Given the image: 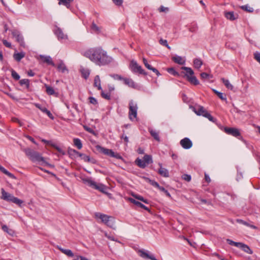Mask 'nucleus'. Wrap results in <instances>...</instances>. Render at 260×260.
I'll return each instance as SVG.
<instances>
[{"mask_svg":"<svg viewBox=\"0 0 260 260\" xmlns=\"http://www.w3.org/2000/svg\"><path fill=\"white\" fill-rule=\"evenodd\" d=\"M91 29L95 31V32H99L100 31V28L99 27L95 24L94 22L92 23L91 25Z\"/></svg>","mask_w":260,"mask_h":260,"instance_id":"54","label":"nucleus"},{"mask_svg":"<svg viewBox=\"0 0 260 260\" xmlns=\"http://www.w3.org/2000/svg\"><path fill=\"white\" fill-rule=\"evenodd\" d=\"M136 206H137L138 207H139L142 209H144V210H145L147 211L150 212V209L148 207H146V206H145L144 205H143V204H142L141 203H140L139 201L137 203Z\"/></svg>","mask_w":260,"mask_h":260,"instance_id":"49","label":"nucleus"},{"mask_svg":"<svg viewBox=\"0 0 260 260\" xmlns=\"http://www.w3.org/2000/svg\"><path fill=\"white\" fill-rule=\"evenodd\" d=\"M40 59L44 63H46L49 65H51L53 67H55V64L52 61L51 57L50 56H45L40 55L39 56Z\"/></svg>","mask_w":260,"mask_h":260,"instance_id":"14","label":"nucleus"},{"mask_svg":"<svg viewBox=\"0 0 260 260\" xmlns=\"http://www.w3.org/2000/svg\"><path fill=\"white\" fill-rule=\"evenodd\" d=\"M57 248L59 249L62 253L67 255L69 257H73L74 256L73 252L70 249H66L61 248L60 246H57Z\"/></svg>","mask_w":260,"mask_h":260,"instance_id":"19","label":"nucleus"},{"mask_svg":"<svg viewBox=\"0 0 260 260\" xmlns=\"http://www.w3.org/2000/svg\"><path fill=\"white\" fill-rule=\"evenodd\" d=\"M143 62L145 66L148 69L151 70L152 67L148 63L147 60L145 58H143Z\"/></svg>","mask_w":260,"mask_h":260,"instance_id":"52","label":"nucleus"},{"mask_svg":"<svg viewBox=\"0 0 260 260\" xmlns=\"http://www.w3.org/2000/svg\"><path fill=\"white\" fill-rule=\"evenodd\" d=\"M159 190H160L161 191L164 192L166 194V195L169 198H171L170 193L164 187L160 186Z\"/></svg>","mask_w":260,"mask_h":260,"instance_id":"51","label":"nucleus"},{"mask_svg":"<svg viewBox=\"0 0 260 260\" xmlns=\"http://www.w3.org/2000/svg\"><path fill=\"white\" fill-rule=\"evenodd\" d=\"M167 71L169 73H171L174 76L179 75V74L173 68L168 69Z\"/></svg>","mask_w":260,"mask_h":260,"instance_id":"53","label":"nucleus"},{"mask_svg":"<svg viewBox=\"0 0 260 260\" xmlns=\"http://www.w3.org/2000/svg\"><path fill=\"white\" fill-rule=\"evenodd\" d=\"M226 242L229 245L239 247L247 253L252 254L253 253L252 250L250 247L247 245L243 243L235 242L229 239H226Z\"/></svg>","mask_w":260,"mask_h":260,"instance_id":"7","label":"nucleus"},{"mask_svg":"<svg viewBox=\"0 0 260 260\" xmlns=\"http://www.w3.org/2000/svg\"><path fill=\"white\" fill-rule=\"evenodd\" d=\"M3 44L7 47L8 48H11L12 47V45H11V43L8 42L7 40H3Z\"/></svg>","mask_w":260,"mask_h":260,"instance_id":"61","label":"nucleus"},{"mask_svg":"<svg viewBox=\"0 0 260 260\" xmlns=\"http://www.w3.org/2000/svg\"><path fill=\"white\" fill-rule=\"evenodd\" d=\"M180 144L181 146L185 149H189L192 146L191 141L188 138H185L182 139L180 142Z\"/></svg>","mask_w":260,"mask_h":260,"instance_id":"12","label":"nucleus"},{"mask_svg":"<svg viewBox=\"0 0 260 260\" xmlns=\"http://www.w3.org/2000/svg\"><path fill=\"white\" fill-rule=\"evenodd\" d=\"M0 171L3 172L4 174H5V175H7L8 176H9V177H10L11 178H12V179H15V176L10 173L9 172H8L6 169H5L3 167H2V168H1V170Z\"/></svg>","mask_w":260,"mask_h":260,"instance_id":"32","label":"nucleus"},{"mask_svg":"<svg viewBox=\"0 0 260 260\" xmlns=\"http://www.w3.org/2000/svg\"><path fill=\"white\" fill-rule=\"evenodd\" d=\"M11 75L16 80H18L20 79V76L13 69L11 70Z\"/></svg>","mask_w":260,"mask_h":260,"instance_id":"45","label":"nucleus"},{"mask_svg":"<svg viewBox=\"0 0 260 260\" xmlns=\"http://www.w3.org/2000/svg\"><path fill=\"white\" fill-rule=\"evenodd\" d=\"M13 37L16 39V41L20 44L21 46L24 47L25 42L23 37L20 32L17 30H13L12 31Z\"/></svg>","mask_w":260,"mask_h":260,"instance_id":"11","label":"nucleus"},{"mask_svg":"<svg viewBox=\"0 0 260 260\" xmlns=\"http://www.w3.org/2000/svg\"><path fill=\"white\" fill-rule=\"evenodd\" d=\"M126 200L128 201L129 202H130L131 203H133L134 204H135V205H136L137 203H138V201L135 200V199L132 198H125Z\"/></svg>","mask_w":260,"mask_h":260,"instance_id":"63","label":"nucleus"},{"mask_svg":"<svg viewBox=\"0 0 260 260\" xmlns=\"http://www.w3.org/2000/svg\"><path fill=\"white\" fill-rule=\"evenodd\" d=\"M111 76L115 80H122L123 81V79L124 78L122 77L121 76L118 75V74H113L111 75Z\"/></svg>","mask_w":260,"mask_h":260,"instance_id":"50","label":"nucleus"},{"mask_svg":"<svg viewBox=\"0 0 260 260\" xmlns=\"http://www.w3.org/2000/svg\"><path fill=\"white\" fill-rule=\"evenodd\" d=\"M187 80L190 83L193 85H197L199 84V81L193 75L191 76H187Z\"/></svg>","mask_w":260,"mask_h":260,"instance_id":"25","label":"nucleus"},{"mask_svg":"<svg viewBox=\"0 0 260 260\" xmlns=\"http://www.w3.org/2000/svg\"><path fill=\"white\" fill-rule=\"evenodd\" d=\"M130 68L134 73H138L140 74L146 75V72L139 66L136 61L132 60L130 64Z\"/></svg>","mask_w":260,"mask_h":260,"instance_id":"10","label":"nucleus"},{"mask_svg":"<svg viewBox=\"0 0 260 260\" xmlns=\"http://www.w3.org/2000/svg\"><path fill=\"white\" fill-rule=\"evenodd\" d=\"M111 157H115L119 159H123L122 157L119 153H115L114 151L113 155H112Z\"/></svg>","mask_w":260,"mask_h":260,"instance_id":"62","label":"nucleus"},{"mask_svg":"<svg viewBox=\"0 0 260 260\" xmlns=\"http://www.w3.org/2000/svg\"><path fill=\"white\" fill-rule=\"evenodd\" d=\"M236 221L237 222H238V223H239L240 224H242L245 225L247 226H249V224L247 222H246L245 221H244V220H243L242 219H236Z\"/></svg>","mask_w":260,"mask_h":260,"instance_id":"56","label":"nucleus"},{"mask_svg":"<svg viewBox=\"0 0 260 260\" xmlns=\"http://www.w3.org/2000/svg\"><path fill=\"white\" fill-rule=\"evenodd\" d=\"M84 55L99 66L108 64L113 60L112 57L101 47L90 48L84 52Z\"/></svg>","mask_w":260,"mask_h":260,"instance_id":"1","label":"nucleus"},{"mask_svg":"<svg viewBox=\"0 0 260 260\" xmlns=\"http://www.w3.org/2000/svg\"><path fill=\"white\" fill-rule=\"evenodd\" d=\"M57 68L59 72H60L62 73L69 72L68 69H67L66 66L62 60H61L59 64L57 66Z\"/></svg>","mask_w":260,"mask_h":260,"instance_id":"17","label":"nucleus"},{"mask_svg":"<svg viewBox=\"0 0 260 260\" xmlns=\"http://www.w3.org/2000/svg\"><path fill=\"white\" fill-rule=\"evenodd\" d=\"M35 106L37 108H38V109H39L41 111H42L43 113H45L46 112V111L47 110L46 108L44 107H42L41 106L40 104H35Z\"/></svg>","mask_w":260,"mask_h":260,"instance_id":"55","label":"nucleus"},{"mask_svg":"<svg viewBox=\"0 0 260 260\" xmlns=\"http://www.w3.org/2000/svg\"><path fill=\"white\" fill-rule=\"evenodd\" d=\"M2 196L1 199H3L7 202H11L19 207L22 206L23 201L16 197H15L12 194L6 192L4 188L1 189Z\"/></svg>","mask_w":260,"mask_h":260,"instance_id":"4","label":"nucleus"},{"mask_svg":"<svg viewBox=\"0 0 260 260\" xmlns=\"http://www.w3.org/2000/svg\"><path fill=\"white\" fill-rule=\"evenodd\" d=\"M89 102L93 104V105H96L98 104V101L97 100L92 96H90L89 98Z\"/></svg>","mask_w":260,"mask_h":260,"instance_id":"58","label":"nucleus"},{"mask_svg":"<svg viewBox=\"0 0 260 260\" xmlns=\"http://www.w3.org/2000/svg\"><path fill=\"white\" fill-rule=\"evenodd\" d=\"M105 236L108 239H109L110 240L114 241H117V240H115L114 237L113 236H111L109 235L107 233H105Z\"/></svg>","mask_w":260,"mask_h":260,"instance_id":"60","label":"nucleus"},{"mask_svg":"<svg viewBox=\"0 0 260 260\" xmlns=\"http://www.w3.org/2000/svg\"><path fill=\"white\" fill-rule=\"evenodd\" d=\"M144 178L145 180L149 182L151 185L157 188L158 189H159L160 186L157 182L155 181L154 180H151L150 179L147 177H145Z\"/></svg>","mask_w":260,"mask_h":260,"instance_id":"28","label":"nucleus"},{"mask_svg":"<svg viewBox=\"0 0 260 260\" xmlns=\"http://www.w3.org/2000/svg\"><path fill=\"white\" fill-rule=\"evenodd\" d=\"M172 59L179 64L183 65L185 64V60L180 56H175L172 58Z\"/></svg>","mask_w":260,"mask_h":260,"instance_id":"21","label":"nucleus"},{"mask_svg":"<svg viewBox=\"0 0 260 260\" xmlns=\"http://www.w3.org/2000/svg\"><path fill=\"white\" fill-rule=\"evenodd\" d=\"M160 168L158 171V173L164 177H168L169 176V173L167 169L162 167L161 164H159Z\"/></svg>","mask_w":260,"mask_h":260,"instance_id":"18","label":"nucleus"},{"mask_svg":"<svg viewBox=\"0 0 260 260\" xmlns=\"http://www.w3.org/2000/svg\"><path fill=\"white\" fill-rule=\"evenodd\" d=\"M55 34L59 40H65L68 39L67 35L64 34L62 30L59 28H57L55 30Z\"/></svg>","mask_w":260,"mask_h":260,"instance_id":"16","label":"nucleus"},{"mask_svg":"<svg viewBox=\"0 0 260 260\" xmlns=\"http://www.w3.org/2000/svg\"><path fill=\"white\" fill-rule=\"evenodd\" d=\"M213 91L218 96V98H220L221 100H222L223 101L226 100V95L223 94V93L218 91L217 90H216L215 89H213Z\"/></svg>","mask_w":260,"mask_h":260,"instance_id":"38","label":"nucleus"},{"mask_svg":"<svg viewBox=\"0 0 260 260\" xmlns=\"http://www.w3.org/2000/svg\"><path fill=\"white\" fill-rule=\"evenodd\" d=\"M181 69L186 71L185 76L187 78V76H192L194 74L193 70L189 67H183Z\"/></svg>","mask_w":260,"mask_h":260,"instance_id":"27","label":"nucleus"},{"mask_svg":"<svg viewBox=\"0 0 260 260\" xmlns=\"http://www.w3.org/2000/svg\"><path fill=\"white\" fill-rule=\"evenodd\" d=\"M26 155L32 162H42L46 164L44 158L42 157L40 153L29 148H27L23 150Z\"/></svg>","mask_w":260,"mask_h":260,"instance_id":"2","label":"nucleus"},{"mask_svg":"<svg viewBox=\"0 0 260 260\" xmlns=\"http://www.w3.org/2000/svg\"><path fill=\"white\" fill-rule=\"evenodd\" d=\"M74 1V0H59L58 2L59 5H63L66 7L67 8L70 9L71 8V4Z\"/></svg>","mask_w":260,"mask_h":260,"instance_id":"20","label":"nucleus"},{"mask_svg":"<svg viewBox=\"0 0 260 260\" xmlns=\"http://www.w3.org/2000/svg\"><path fill=\"white\" fill-rule=\"evenodd\" d=\"M203 64V62L200 59L196 58L193 60V65L194 68L199 69Z\"/></svg>","mask_w":260,"mask_h":260,"instance_id":"36","label":"nucleus"},{"mask_svg":"<svg viewBox=\"0 0 260 260\" xmlns=\"http://www.w3.org/2000/svg\"><path fill=\"white\" fill-rule=\"evenodd\" d=\"M95 148L98 151L107 155L112 156L113 155V151L111 149L104 148L100 145H96Z\"/></svg>","mask_w":260,"mask_h":260,"instance_id":"13","label":"nucleus"},{"mask_svg":"<svg viewBox=\"0 0 260 260\" xmlns=\"http://www.w3.org/2000/svg\"><path fill=\"white\" fill-rule=\"evenodd\" d=\"M94 86L98 88V90H102L101 80L99 75L95 76L94 79Z\"/></svg>","mask_w":260,"mask_h":260,"instance_id":"24","label":"nucleus"},{"mask_svg":"<svg viewBox=\"0 0 260 260\" xmlns=\"http://www.w3.org/2000/svg\"><path fill=\"white\" fill-rule=\"evenodd\" d=\"M182 178L187 182L191 180V176L188 174H184L182 175Z\"/></svg>","mask_w":260,"mask_h":260,"instance_id":"59","label":"nucleus"},{"mask_svg":"<svg viewBox=\"0 0 260 260\" xmlns=\"http://www.w3.org/2000/svg\"><path fill=\"white\" fill-rule=\"evenodd\" d=\"M113 2L117 6H120L122 4L123 0H112Z\"/></svg>","mask_w":260,"mask_h":260,"instance_id":"64","label":"nucleus"},{"mask_svg":"<svg viewBox=\"0 0 260 260\" xmlns=\"http://www.w3.org/2000/svg\"><path fill=\"white\" fill-rule=\"evenodd\" d=\"M45 86L46 87V91L48 94L53 95L55 94L54 90L52 87H51L47 84H45Z\"/></svg>","mask_w":260,"mask_h":260,"instance_id":"37","label":"nucleus"},{"mask_svg":"<svg viewBox=\"0 0 260 260\" xmlns=\"http://www.w3.org/2000/svg\"><path fill=\"white\" fill-rule=\"evenodd\" d=\"M68 153L70 155H77L79 156L80 152L75 149L70 148L68 150Z\"/></svg>","mask_w":260,"mask_h":260,"instance_id":"48","label":"nucleus"},{"mask_svg":"<svg viewBox=\"0 0 260 260\" xmlns=\"http://www.w3.org/2000/svg\"><path fill=\"white\" fill-rule=\"evenodd\" d=\"M138 106L133 100L129 102V118L133 120V119L136 118L137 115Z\"/></svg>","mask_w":260,"mask_h":260,"instance_id":"8","label":"nucleus"},{"mask_svg":"<svg viewBox=\"0 0 260 260\" xmlns=\"http://www.w3.org/2000/svg\"><path fill=\"white\" fill-rule=\"evenodd\" d=\"M81 73L82 74V77L84 78L85 79L88 78L89 75L90 74L89 70L87 69H82L81 70Z\"/></svg>","mask_w":260,"mask_h":260,"instance_id":"34","label":"nucleus"},{"mask_svg":"<svg viewBox=\"0 0 260 260\" xmlns=\"http://www.w3.org/2000/svg\"><path fill=\"white\" fill-rule=\"evenodd\" d=\"M193 111L197 115L203 116L213 122H215L216 121V119L212 116L205 109L203 106L198 105L196 107H193Z\"/></svg>","mask_w":260,"mask_h":260,"instance_id":"5","label":"nucleus"},{"mask_svg":"<svg viewBox=\"0 0 260 260\" xmlns=\"http://www.w3.org/2000/svg\"><path fill=\"white\" fill-rule=\"evenodd\" d=\"M74 144L78 149H81L82 147V144L79 138H74L73 139Z\"/></svg>","mask_w":260,"mask_h":260,"instance_id":"29","label":"nucleus"},{"mask_svg":"<svg viewBox=\"0 0 260 260\" xmlns=\"http://www.w3.org/2000/svg\"><path fill=\"white\" fill-rule=\"evenodd\" d=\"M21 85H25L27 90L29 89V80L27 79H21L19 81Z\"/></svg>","mask_w":260,"mask_h":260,"instance_id":"33","label":"nucleus"},{"mask_svg":"<svg viewBox=\"0 0 260 260\" xmlns=\"http://www.w3.org/2000/svg\"><path fill=\"white\" fill-rule=\"evenodd\" d=\"M24 56L25 53L23 52L15 53L13 54V57L17 61H20Z\"/></svg>","mask_w":260,"mask_h":260,"instance_id":"22","label":"nucleus"},{"mask_svg":"<svg viewBox=\"0 0 260 260\" xmlns=\"http://www.w3.org/2000/svg\"><path fill=\"white\" fill-rule=\"evenodd\" d=\"M201 79L205 80L212 78V76L207 73H202L200 75Z\"/></svg>","mask_w":260,"mask_h":260,"instance_id":"47","label":"nucleus"},{"mask_svg":"<svg viewBox=\"0 0 260 260\" xmlns=\"http://www.w3.org/2000/svg\"><path fill=\"white\" fill-rule=\"evenodd\" d=\"M159 43L161 45L167 47L169 49H171V47L168 45V42L166 40H163L162 39H160Z\"/></svg>","mask_w":260,"mask_h":260,"instance_id":"46","label":"nucleus"},{"mask_svg":"<svg viewBox=\"0 0 260 260\" xmlns=\"http://www.w3.org/2000/svg\"><path fill=\"white\" fill-rule=\"evenodd\" d=\"M101 96L103 98L109 100L111 99V95L110 92L105 93L104 92L102 89L101 90Z\"/></svg>","mask_w":260,"mask_h":260,"instance_id":"43","label":"nucleus"},{"mask_svg":"<svg viewBox=\"0 0 260 260\" xmlns=\"http://www.w3.org/2000/svg\"><path fill=\"white\" fill-rule=\"evenodd\" d=\"M83 182L92 188L97 189L102 192H106V186L102 184H97L95 181L89 178L82 179Z\"/></svg>","mask_w":260,"mask_h":260,"instance_id":"6","label":"nucleus"},{"mask_svg":"<svg viewBox=\"0 0 260 260\" xmlns=\"http://www.w3.org/2000/svg\"><path fill=\"white\" fill-rule=\"evenodd\" d=\"M225 17L230 20H234L237 19V17L234 14V12H228L224 13Z\"/></svg>","mask_w":260,"mask_h":260,"instance_id":"26","label":"nucleus"},{"mask_svg":"<svg viewBox=\"0 0 260 260\" xmlns=\"http://www.w3.org/2000/svg\"><path fill=\"white\" fill-rule=\"evenodd\" d=\"M79 156H80L82 159H83L85 162H89L90 161V158L89 156L85 154L80 153H79Z\"/></svg>","mask_w":260,"mask_h":260,"instance_id":"41","label":"nucleus"},{"mask_svg":"<svg viewBox=\"0 0 260 260\" xmlns=\"http://www.w3.org/2000/svg\"><path fill=\"white\" fill-rule=\"evenodd\" d=\"M149 132L151 134V136L157 141H160V138L159 137L158 133L156 131H154L151 128H149Z\"/></svg>","mask_w":260,"mask_h":260,"instance_id":"23","label":"nucleus"},{"mask_svg":"<svg viewBox=\"0 0 260 260\" xmlns=\"http://www.w3.org/2000/svg\"><path fill=\"white\" fill-rule=\"evenodd\" d=\"M51 146L57 150V151L62 155H64L66 154L65 152L55 143H51Z\"/></svg>","mask_w":260,"mask_h":260,"instance_id":"42","label":"nucleus"},{"mask_svg":"<svg viewBox=\"0 0 260 260\" xmlns=\"http://www.w3.org/2000/svg\"><path fill=\"white\" fill-rule=\"evenodd\" d=\"M94 215L96 218L100 219L102 222L108 226L115 229V220L113 217L99 212L95 213Z\"/></svg>","mask_w":260,"mask_h":260,"instance_id":"3","label":"nucleus"},{"mask_svg":"<svg viewBox=\"0 0 260 260\" xmlns=\"http://www.w3.org/2000/svg\"><path fill=\"white\" fill-rule=\"evenodd\" d=\"M254 59L260 63V53L256 52L254 54Z\"/></svg>","mask_w":260,"mask_h":260,"instance_id":"57","label":"nucleus"},{"mask_svg":"<svg viewBox=\"0 0 260 260\" xmlns=\"http://www.w3.org/2000/svg\"><path fill=\"white\" fill-rule=\"evenodd\" d=\"M135 162L136 165L141 168L144 169L146 167L145 161L139 158L136 159Z\"/></svg>","mask_w":260,"mask_h":260,"instance_id":"30","label":"nucleus"},{"mask_svg":"<svg viewBox=\"0 0 260 260\" xmlns=\"http://www.w3.org/2000/svg\"><path fill=\"white\" fill-rule=\"evenodd\" d=\"M221 80L222 81V82L223 83V84H224L226 88L231 90L233 89V86L230 83L228 80L222 78Z\"/></svg>","mask_w":260,"mask_h":260,"instance_id":"39","label":"nucleus"},{"mask_svg":"<svg viewBox=\"0 0 260 260\" xmlns=\"http://www.w3.org/2000/svg\"><path fill=\"white\" fill-rule=\"evenodd\" d=\"M2 228L4 231L10 235L13 236L14 234V231L12 229H9L6 225H3Z\"/></svg>","mask_w":260,"mask_h":260,"instance_id":"35","label":"nucleus"},{"mask_svg":"<svg viewBox=\"0 0 260 260\" xmlns=\"http://www.w3.org/2000/svg\"><path fill=\"white\" fill-rule=\"evenodd\" d=\"M123 82L124 84L131 88L136 89L138 87V85L131 78H124Z\"/></svg>","mask_w":260,"mask_h":260,"instance_id":"15","label":"nucleus"},{"mask_svg":"<svg viewBox=\"0 0 260 260\" xmlns=\"http://www.w3.org/2000/svg\"><path fill=\"white\" fill-rule=\"evenodd\" d=\"M241 8L247 12H252L253 11V9L252 8L250 7L248 5H244L241 7Z\"/></svg>","mask_w":260,"mask_h":260,"instance_id":"44","label":"nucleus"},{"mask_svg":"<svg viewBox=\"0 0 260 260\" xmlns=\"http://www.w3.org/2000/svg\"><path fill=\"white\" fill-rule=\"evenodd\" d=\"M224 130L226 134L236 137L240 140H242V137L241 136V133L238 128L225 127Z\"/></svg>","mask_w":260,"mask_h":260,"instance_id":"9","label":"nucleus"},{"mask_svg":"<svg viewBox=\"0 0 260 260\" xmlns=\"http://www.w3.org/2000/svg\"><path fill=\"white\" fill-rule=\"evenodd\" d=\"M132 195L134 198H135V199H136L138 200H140L146 204L148 203V200L146 199H145L142 196H141L139 194H134V193H132Z\"/></svg>","mask_w":260,"mask_h":260,"instance_id":"40","label":"nucleus"},{"mask_svg":"<svg viewBox=\"0 0 260 260\" xmlns=\"http://www.w3.org/2000/svg\"><path fill=\"white\" fill-rule=\"evenodd\" d=\"M143 160L145 161L146 166L152 162V157L150 155H145L143 157Z\"/></svg>","mask_w":260,"mask_h":260,"instance_id":"31","label":"nucleus"}]
</instances>
